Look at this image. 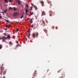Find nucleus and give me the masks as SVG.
Returning <instances> with one entry per match:
<instances>
[{
	"label": "nucleus",
	"instance_id": "f257e3e1",
	"mask_svg": "<svg viewBox=\"0 0 78 78\" xmlns=\"http://www.w3.org/2000/svg\"><path fill=\"white\" fill-rule=\"evenodd\" d=\"M4 67H1L0 68V74L2 75V72H3L4 70Z\"/></svg>",
	"mask_w": 78,
	"mask_h": 78
},
{
	"label": "nucleus",
	"instance_id": "f03ea898",
	"mask_svg": "<svg viewBox=\"0 0 78 78\" xmlns=\"http://www.w3.org/2000/svg\"><path fill=\"white\" fill-rule=\"evenodd\" d=\"M13 16L14 17L19 16V13L18 12H15L13 14Z\"/></svg>",
	"mask_w": 78,
	"mask_h": 78
},
{
	"label": "nucleus",
	"instance_id": "7ed1b4c3",
	"mask_svg": "<svg viewBox=\"0 0 78 78\" xmlns=\"http://www.w3.org/2000/svg\"><path fill=\"white\" fill-rule=\"evenodd\" d=\"M41 5H42V6H44V1H41L40 2Z\"/></svg>",
	"mask_w": 78,
	"mask_h": 78
},
{
	"label": "nucleus",
	"instance_id": "20e7f679",
	"mask_svg": "<svg viewBox=\"0 0 78 78\" xmlns=\"http://www.w3.org/2000/svg\"><path fill=\"white\" fill-rule=\"evenodd\" d=\"M45 12L44 11H43L42 12V16H45Z\"/></svg>",
	"mask_w": 78,
	"mask_h": 78
},
{
	"label": "nucleus",
	"instance_id": "39448f33",
	"mask_svg": "<svg viewBox=\"0 0 78 78\" xmlns=\"http://www.w3.org/2000/svg\"><path fill=\"white\" fill-rule=\"evenodd\" d=\"M36 73H37V71L35 70L34 71V73L33 74V75H34V76H36Z\"/></svg>",
	"mask_w": 78,
	"mask_h": 78
},
{
	"label": "nucleus",
	"instance_id": "423d86ee",
	"mask_svg": "<svg viewBox=\"0 0 78 78\" xmlns=\"http://www.w3.org/2000/svg\"><path fill=\"white\" fill-rule=\"evenodd\" d=\"M48 1V4H51V6L52 5L51 4V2L50 1H48V0H47Z\"/></svg>",
	"mask_w": 78,
	"mask_h": 78
},
{
	"label": "nucleus",
	"instance_id": "0eeeda50",
	"mask_svg": "<svg viewBox=\"0 0 78 78\" xmlns=\"http://www.w3.org/2000/svg\"><path fill=\"white\" fill-rule=\"evenodd\" d=\"M49 13H50V14H51L49 15L51 17V16H52V11H50V12H49Z\"/></svg>",
	"mask_w": 78,
	"mask_h": 78
},
{
	"label": "nucleus",
	"instance_id": "6e6552de",
	"mask_svg": "<svg viewBox=\"0 0 78 78\" xmlns=\"http://www.w3.org/2000/svg\"><path fill=\"white\" fill-rule=\"evenodd\" d=\"M35 34L37 36V37H38V36H39V33H38V32H37Z\"/></svg>",
	"mask_w": 78,
	"mask_h": 78
},
{
	"label": "nucleus",
	"instance_id": "1a4fd4ad",
	"mask_svg": "<svg viewBox=\"0 0 78 78\" xmlns=\"http://www.w3.org/2000/svg\"><path fill=\"white\" fill-rule=\"evenodd\" d=\"M28 11H29V10H28L27 9H26V14H27V13L28 12Z\"/></svg>",
	"mask_w": 78,
	"mask_h": 78
},
{
	"label": "nucleus",
	"instance_id": "9d476101",
	"mask_svg": "<svg viewBox=\"0 0 78 78\" xmlns=\"http://www.w3.org/2000/svg\"><path fill=\"white\" fill-rule=\"evenodd\" d=\"M36 35L35 34H33V35H32V37H33V38H35V37H36Z\"/></svg>",
	"mask_w": 78,
	"mask_h": 78
},
{
	"label": "nucleus",
	"instance_id": "9b49d317",
	"mask_svg": "<svg viewBox=\"0 0 78 78\" xmlns=\"http://www.w3.org/2000/svg\"><path fill=\"white\" fill-rule=\"evenodd\" d=\"M17 2H18L19 5H20V0H18L17 1Z\"/></svg>",
	"mask_w": 78,
	"mask_h": 78
},
{
	"label": "nucleus",
	"instance_id": "f8f14e48",
	"mask_svg": "<svg viewBox=\"0 0 78 78\" xmlns=\"http://www.w3.org/2000/svg\"><path fill=\"white\" fill-rule=\"evenodd\" d=\"M8 1H9V3H12L13 2L12 0H8Z\"/></svg>",
	"mask_w": 78,
	"mask_h": 78
},
{
	"label": "nucleus",
	"instance_id": "ddd939ff",
	"mask_svg": "<svg viewBox=\"0 0 78 78\" xmlns=\"http://www.w3.org/2000/svg\"><path fill=\"white\" fill-rule=\"evenodd\" d=\"M34 7L36 10H37V6H36V5H34Z\"/></svg>",
	"mask_w": 78,
	"mask_h": 78
},
{
	"label": "nucleus",
	"instance_id": "4468645a",
	"mask_svg": "<svg viewBox=\"0 0 78 78\" xmlns=\"http://www.w3.org/2000/svg\"><path fill=\"white\" fill-rule=\"evenodd\" d=\"M7 11H8V10L6 9V10H4V13H6Z\"/></svg>",
	"mask_w": 78,
	"mask_h": 78
},
{
	"label": "nucleus",
	"instance_id": "2eb2a0df",
	"mask_svg": "<svg viewBox=\"0 0 78 78\" xmlns=\"http://www.w3.org/2000/svg\"><path fill=\"white\" fill-rule=\"evenodd\" d=\"M42 22L43 23H44V25H45V21H44V20H42Z\"/></svg>",
	"mask_w": 78,
	"mask_h": 78
},
{
	"label": "nucleus",
	"instance_id": "dca6fc26",
	"mask_svg": "<svg viewBox=\"0 0 78 78\" xmlns=\"http://www.w3.org/2000/svg\"><path fill=\"white\" fill-rule=\"evenodd\" d=\"M36 24L35 23H34V27L35 28H36Z\"/></svg>",
	"mask_w": 78,
	"mask_h": 78
},
{
	"label": "nucleus",
	"instance_id": "f3484780",
	"mask_svg": "<svg viewBox=\"0 0 78 78\" xmlns=\"http://www.w3.org/2000/svg\"><path fill=\"white\" fill-rule=\"evenodd\" d=\"M16 43L17 44L16 45V47H18V45H19V42L17 41H16Z\"/></svg>",
	"mask_w": 78,
	"mask_h": 78
},
{
	"label": "nucleus",
	"instance_id": "a211bd4d",
	"mask_svg": "<svg viewBox=\"0 0 78 78\" xmlns=\"http://www.w3.org/2000/svg\"><path fill=\"white\" fill-rule=\"evenodd\" d=\"M32 20H33L32 19L30 20V23H33V22Z\"/></svg>",
	"mask_w": 78,
	"mask_h": 78
},
{
	"label": "nucleus",
	"instance_id": "6ab92c4d",
	"mask_svg": "<svg viewBox=\"0 0 78 78\" xmlns=\"http://www.w3.org/2000/svg\"><path fill=\"white\" fill-rule=\"evenodd\" d=\"M30 33H29L28 35V38H30Z\"/></svg>",
	"mask_w": 78,
	"mask_h": 78
},
{
	"label": "nucleus",
	"instance_id": "aec40b11",
	"mask_svg": "<svg viewBox=\"0 0 78 78\" xmlns=\"http://www.w3.org/2000/svg\"><path fill=\"white\" fill-rule=\"evenodd\" d=\"M62 70V69H61L59 70L58 71V73H59V72H61V70Z\"/></svg>",
	"mask_w": 78,
	"mask_h": 78
},
{
	"label": "nucleus",
	"instance_id": "412c9836",
	"mask_svg": "<svg viewBox=\"0 0 78 78\" xmlns=\"http://www.w3.org/2000/svg\"><path fill=\"white\" fill-rule=\"evenodd\" d=\"M9 45H11V44H12V43L11 41H10V42H9Z\"/></svg>",
	"mask_w": 78,
	"mask_h": 78
},
{
	"label": "nucleus",
	"instance_id": "4be33fe9",
	"mask_svg": "<svg viewBox=\"0 0 78 78\" xmlns=\"http://www.w3.org/2000/svg\"><path fill=\"white\" fill-rule=\"evenodd\" d=\"M5 20V21H6V22H8L9 23V22H10L9 21L6 19Z\"/></svg>",
	"mask_w": 78,
	"mask_h": 78
},
{
	"label": "nucleus",
	"instance_id": "5701e85b",
	"mask_svg": "<svg viewBox=\"0 0 78 78\" xmlns=\"http://www.w3.org/2000/svg\"><path fill=\"white\" fill-rule=\"evenodd\" d=\"M6 74V71H4L3 73V75H5Z\"/></svg>",
	"mask_w": 78,
	"mask_h": 78
},
{
	"label": "nucleus",
	"instance_id": "b1692460",
	"mask_svg": "<svg viewBox=\"0 0 78 78\" xmlns=\"http://www.w3.org/2000/svg\"><path fill=\"white\" fill-rule=\"evenodd\" d=\"M7 37H8V39H10V38H11V37H10V36H9V35Z\"/></svg>",
	"mask_w": 78,
	"mask_h": 78
},
{
	"label": "nucleus",
	"instance_id": "393cba45",
	"mask_svg": "<svg viewBox=\"0 0 78 78\" xmlns=\"http://www.w3.org/2000/svg\"><path fill=\"white\" fill-rule=\"evenodd\" d=\"M45 21L46 23H48V20H46Z\"/></svg>",
	"mask_w": 78,
	"mask_h": 78
},
{
	"label": "nucleus",
	"instance_id": "a878e982",
	"mask_svg": "<svg viewBox=\"0 0 78 78\" xmlns=\"http://www.w3.org/2000/svg\"><path fill=\"white\" fill-rule=\"evenodd\" d=\"M18 30L19 29H17L16 30H15V32H16L17 33Z\"/></svg>",
	"mask_w": 78,
	"mask_h": 78
},
{
	"label": "nucleus",
	"instance_id": "bb28decb",
	"mask_svg": "<svg viewBox=\"0 0 78 78\" xmlns=\"http://www.w3.org/2000/svg\"><path fill=\"white\" fill-rule=\"evenodd\" d=\"M12 9V8H11V7H9V10H11Z\"/></svg>",
	"mask_w": 78,
	"mask_h": 78
},
{
	"label": "nucleus",
	"instance_id": "cd10ccee",
	"mask_svg": "<svg viewBox=\"0 0 78 78\" xmlns=\"http://www.w3.org/2000/svg\"><path fill=\"white\" fill-rule=\"evenodd\" d=\"M30 13L31 15H33V12H30Z\"/></svg>",
	"mask_w": 78,
	"mask_h": 78
},
{
	"label": "nucleus",
	"instance_id": "c85d7f7f",
	"mask_svg": "<svg viewBox=\"0 0 78 78\" xmlns=\"http://www.w3.org/2000/svg\"><path fill=\"white\" fill-rule=\"evenodd\" d=\"M13 9H14V10L15 11H16V8L15 7H13Z\"/></svg>",
	"mask_w": 78,
	"mask_h": 78
},
{
	"label": "nucleus",
	"instance_id": "c756f323",
	"mask_svg": "<svg viewBox=\"0 0 78 78\" xmlns=\"http://www.w3.org/2000/svg\"><path fill=\"white\" fill-rule=\"evenodd\" d=\"M23 17V15L22 16H21L20 19H22Z\"/></svg>",
	"mask_w": 78,
	"mask_h": 78
},
{
	"label": "nucleus",
	"instance_id": "7c9ffc66",
	"mask_svg": "<svg viewBox=\"0 0 78 78\" xmlns=\"http://www.w3.org/2000/svg\"><path fill=\"white\" fill-rule=\"evenodd\" d=\"M44 31L45 32H47V30H45V29H44Z\"/></svg>",
	"mask_w": 78,
	"mask_h": 78
},
{
	"label": "nucleus",
	"instance_id": "2f4dec72",
	"mask_svg": "<svg viewBox=\"0 0 78 78\" xmlns=\"http://www.w3.org/2000/svg\"><path fill=\"white\" fill-rule=\"evenodd\" d=\"M11 27V25H8V28H9V27Z\"/></svg>",
	"mask_w": 78,
	"mask_h": 78
},
{
	"label": "nucleus",
	"instance_id": "473e14b6",
	"mask_svg": "<svg viewBox=\"0 0 78 78\" xmlns=\"http://www.w3.org/2000/svg\"><path fill=\"white\" fill-rule=\"evenodd\" d=\"M5 37H4L3 38H2V39L3 40H5Z\"/></svg>",
	"mask_w": 78,
	"mask_h": 78
},
{
	"label": "nucleus",
	"instance_id": "72a5a7b5",
	"mask_svg": "<svg viewBox=\"0 0 78 78\" xmlns=\"http://www.w3.org/2000/svg\"><path fill=\"white\" fill-rule=\"evenodd\" d=\"M2 45H0V49H2Z\"/></svg>",
	"mask_w": 78,
	"mask_h": 78
},
{
	"label": "nucleus",
	"instance_id": "f704fd0d",
	"mask_svg": "<svg viewBox=\"0 0 78 78\" xmlns=\"http://www.w3.org/2000/svg\"><path fill=\"white\" fill-rule=\"evenodd\" d=\"M5 1L6 2V3H8V1H7V0H5Z\"/></svg>",
	"mask_w": 78,
	"mask_h": 78
},
{
	"label": "nucleus",
	"instance_id": "c9c22d12",
	"mask_svg": "<svg viewBox=\"0 0 78 78\" xmlns=\"http://www.w3.org/2000/svg\"><path fill=\"white\" fill-rule=\"evenodd\" d=\"M31 27L32 28H34V25H32V27Z\"/></svg>",
	"mask_w": 78,
	"mask_h": 78
},
{
	"label": "nucleus",
	"instance_id": "e433bc0d",
	"mask_svg": "<svg viewBox=\"0 0 78 78\" xmlns=\"http://www.w3.org/2000/svg\"><path fill=\"white\" fill-rule=\"evenodd\" d=\"M26 6L27 7H28V4H26Z\"/></svg>",
	"mask_w": 78,
	"mask_h": 78
},
{
	"label": "nucleus",
	"instance_id": "4c0bfd02",
	"mask_svg": "<svg viewBox=\"0 0 78 78\" xmlns=\"http://www.w3.org/2000/svg\"><path fill=\"white\" fill-rule=\"evenodd\" d=\"M30 8H31V9H30V10H31L33 9V8H32V7H31Z\"/></svg>",
	"mask_w": 78,
	"mask_h": 78
},
{
	"label": "nucleus",
	"instance_id": "58836bf2",
	"mask_svg": "<svg viewBox=\"0 0 78 78\" xmlns=\"http://www.w3.org/2000/svg\"><path fill=\"white\" fill-rule=\"evenodd\" d=\"M4 36H6V34L5 33H4Z\"/></svg>",
	"mask_w": 78,
	"mask_h": 78
},
{
	"label": "nucleus",
	"instance_id": "ea45409f",
	"mask_svg": "<svg viewBox=\"0 0 78 78\" xmlns=\"http://www.w3.org/2000/svg\"><path fill=\"white\" fill-rule=\"evenodd\" d=\"M31 5H32V6H33V5H34L33 4V3H31Z\"/></svg>",
	"mask_w": 78,
	"mask_h": 78
},
{
	"label": "nucleus",
	"instance_id": "a19ab883",
	"mask_svg": "<svg viewBox=\"0 0 78 78\" xmlns=\"http://www.w3.org/2000/svg\"><path fill=\"white\" fill-rule=\"evenodd\" d=\"M6 27H7V28H8V25H6Z\"/></svg>",
	"mask_w": 78,
	"mask_h": 78
},
{
	"label": "nucleus",
	"instance_id": "79ce46f5",
	"mask_svg": "<svg viewBox=\"0 0 78 78\" xmlns=\"http://www.w3.org/2000/svg\"><path fill=\"white\" fill-rule=\"evenodd\" d=\"M0 19H2V17L0 16Z\"/></svg>",
	"mask_w": 78,
	"mask_h": 78
},
{
	"label": "nucleus",
	"instance_id": "37998d69",
	"mask_svg": "<svg viewBox=\"0 0 78 78\" xmlns=\"http://www.w3.org/2000/svg\"><path fill=\"white\" fill-rule=\"evenodd\" d=\"M52 28L53 29H54V28H55V27H52Z\"/></svg>",
	"mask_w": 78,
	"mask_h": 78
},
{
	"label": "nucleus",
	"instance_id": "c03bdc74",
	"mask_svg": "<svg viewBox=\"0 0 78 78\" xmlns=\"http://www.w3.org/2000/svg\"><path fill=\"white\" fill-rule=\"evenodd\" d=\"M35 18H36V19H37V18L36 16H35Z\"/></svg>",
	"mask_w": 78,
	"mask_h": 78
},
{
	"label": "nucleus",
	"instance_id": "a18cd8bd",
	"mask_svg": "<svg viewBox=\"0 0 78 78\" xmlns=\"http://www.w3.org/2000/svg\"><path fill=\"white\" fill-rule=\"evenodd\" d=\"M3 66H4V65L3 64H2V67H3Z\"/></svg>",
	"mask_w": 78,
	"mask_h": 78
},
{
	"label": "nucleus",
	"instance_id": "49530a36",
	"mask_svg": "<svg viewBox=\"0 0 78 78\" xmlns=\"http://www.w3.org/2000/svg\"><path fill=\"white\" fill-rule=\"evenodd\" d=\"M25 39H26V41H27V38H25Z\"/></svg>",
	"mask_w": 78,
	"mask_h": 78
},
{
	"label": "nucleus",
	"instance_id": "de8ad7c7",
	"mask_svg": "<svg viewBox=\"0 0 78 78\" xmlns=\"http://www.w3.org/2000/svg\"><path fill=\"white\" fill-rule=\"evenodd\" d=\"M8 30V29H7V28H5V30Z\"/></svg>",
	"mask_w": 78,
	"mask_h": 78
},
{
	"label": "nucleus",
	"instance_id": "09e8293b",
	"mask_svg": "<svg viewBox=\"0 0 78 78\" xmlns=\"http://www.w3.org/2000/svg\"><path fill=\"white\" fill-rule=\"evenodd\" d=\"M48 62H50V61H48Z\"/></svg>",
	"mask_w": 78,
	"mask_h": 78
},
{
	"label": "nucleus",
	"instance_id": "8fccbe9b",
	"mask_svg": "<svg viewBox=\"0 0 78 78\" xmlns=\"http://www.w3.org/2000/svg\"><path fill=\"white\" fill-rule=\"evenodd\" d=\"M3 12H1V13H3Z\"/></svg>",
	"mask_w": 78,
	"mask_h": 78
},
{
	"label": "nucleus",
	"instance_id": "3c124183",
	"mask_svg": "<svg viewBox=\"0 0 78 78\" xmlns=\"http://www.w3.org/2000/svg\"><path fill=\"white\" fill-rule=\"evenodd\" d=\"M48 71H49V69H48V70H47V71H48Z\"/></svg>",
	"mask_w": 78,
	"mask_h": 78
},
{
	"label": "nucleus",
	"instance_id": "603ef678",
	"mask_svg": "<svg viewBox=\"0 0 78 78\" xmlns=\"http://www.w3.org/2000/svg\"><path fill=\"white\" fill-rule=\"evenodd\" d=\"M47 36H48V34H47Z\"/></svg>",
	"mask_w": 78,
	"mask_h": 78
},
{
	"label": "nucleus",
	"instance_id": "864d4df0",
	"mask_svg": "<svg viewBox=\"0 0 78 78\" xmlns=\"http://www.w3.org/2000/svg\"><path fill=\"white\" fill-rule=\"evenodd\" d=\"M56 29H58V27H56Z\"/></svg>",
	"mask_w": 78,
	"mask_h": 78
},
{
	"label": "nucleus",
	"instance_id": "5fc2aeb1",
	"mask_svg": "<svg viewBox=\"0 0 78 78\" xmlns=\"http://www.w3.org/2000/svg\"><path fill=\"white\" fill-rule=\"evenodd\" d=\"M3 78H5V76H4L3 77Z\"/></svg>",
	"mask_w": 78,
	"mask_h": 78
},
{
	"label": "nucleus",
	"instance_id": "6e6d98bb",
	"mask_svg": "<svg viewBox=\"0 0 78 78\" xmlns=\"http://www.w3.org/2000/svg\"><path fill=\"white\" fill-rule=\"evenodd\" d=\"M3 15H4V12L3 13Z\"/></svg>",
	"mask_w": 78,
	"mask_h": 78
},
{
	"label": "nucleus",
	"instance_id": "4d7b16f0",
	"mask_svg": "<svg viewBox=\"0 0 78 78\" xmlns=\"http://www.w3.org/2000/svg\"><path fill=\"white\" fill-rule=\"evenodd\" d=\"M61 78H62V77H61Z\"/></svg>",
	"mask_w": 78,
	"mask_h": 78
},
{
	"label": "nucleus",
	"instance_id": "13d9d810",
	"mask_svg": "<svg viewBox=\"0 0 78 78\" xmlns=\"http://www.w3.org/2000/svg\"><path fill=\"white\" fill-rule=\"evenodd\" d=\"M32 78H34V77H32Z\"/></svg>",
	"mask_w": 78,
	"mask_h": 78
},
{
	"label": "nucleus",
	"instance_id": "bf43d9fd",
	"mask_svg": "<svg viewBox=\"0 0 78 78\" xmlns=\"http://www.w3.org/2000/svg\"><path fill=\"white\" fill-rule=\"evenodd\" d=\"M44 26H45V25H44Z\"/></svg>",
	"mask_w": 78,
	"mask_h": 78
},
{
	"label": "nucleus",
	"instance_id": "052dcab7",
	"mask_svg": "<svg viewBox=\"0 0 78 78\" xmlns=\"http://www.w3.org/2000/svg\"><path fill=\"white\" fill-rule=\"evenodd\" d=\"M29 30H30V29Z\"/></svg>",
	"mask_w": 78,
	"mask_h": 78
},
{
	"label": "nucleus",
	"instance_id": "680f3d73",
	"mask_svg": "<svg viewBox=\"0 0 78 78\" xmlns=\"http://www.w3.org/2000/svg\"><path fill=\"white\" fill-rule=\"evenodd\" d=\"M5 39H6V38Z\"/></svg>",
	"mask_w": 78,
	"mask_h": 78
},
{
	"label": "nucleus",
	"instance_id": "e2e57ef3",
	"mask_svg": "<svg viewBox=\"0 0 78 78\" xmlns=\"http://www.w3.org/2000/svg\"><path fill=\"white\" fill-rule=\"evenodd\" d=\"M8 1V0H7Z\"/></svg>",
	"mask_w": 78,
	"mask_h": 78
}]
</instances>
